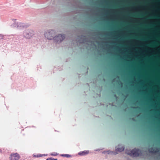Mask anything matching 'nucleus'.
<instances>
[{
	"label": "nucleus",
	"instance_id": "obj_25",
	"mask_svg": "<svg viewBox=\"0 0 160 160\" xmlns=\"http://www.w3.org/2000/svg\"><path fill=\"white\" fill-rule=\"evenodd\" d=\"M137 10H139V9L138 8L137 9Z\"/></svg>",
	"mask_w": 160,
	"mask_h": 160
},
{
	"label": "nucleus",
	"instance_id": "obj_14",
	"mask_svg": "<svg viewBox=\"0 0 160 160\" xmlns=\"http://www.w3.org/2000/svg\"><path fill=\"white\" fill-rule=\"evenodd\" d=\"M77 23L78 25H80L82 27L85 26L87 25L84 23L82 22H78Z\"/></svg>",
	"mask_w": 160,
	"mask_h": 160
},
{
	"label": "nucleus",
	"instance_id": "obj_12",
	"mask_svg": "<svg viewBox=\"0 0 160 160\" xmlns=\"http://www.w3.org/2000/svg\"><path fill=\"white\" fill-rule=\"evenodd\" d=\"M60 156H61V157H66V158H72L73 156L72 155H71L69 154H61L60 155Z\"/></svg>",
	"mask_w": 160,
	"mask_h": 160
},
{
	"label": "nucleus",
	"instance_id": "obj_13",
	"mask_svg": "<svg viewBox=\"0 0 160 160\" xmlns=\"http://www.w3.org/2000/svg\"><path fill=\"white\" fill-rule=\"evenodd\" d=\"M19 23H16V22H14L11 25V26L12 28H18V25Z\"/></svg>",
	"mask_w": 160,
	"mask_h": 160
},
{
	"label": "nucleus",
	"instance_id": "obj_11",
	"mask_svg": "<svg viewBox=\"0 0 160 160\" xmlns=\"http://www.w3.org/2000/svg\"><path fill=\"white\" fill-rule=\"evenodd\" d=\"M89 153V150H84L82 151H80L78 153V154L80 156H84L88 154Z\"/></svg>",
	"mask_w": 160,
	"mask_h": 160
},
{
	"label": "nucleus",
	"instance_id": "obj_6",
	"mask_svg": "<svg viewBox=\"0 0 160 160\" xmlns=\"http://www.w3.org/2000/svg\"><path fill=\"white\" fill-rule=\"evenodd\" d=\"M21 158L19 154L17 153H12L10 155L9 158L10 160H18Z\"/></svg>",
	"mask_w": 160,
	"mask_h": 160
},
{
	"label": "nucleus",
	"instance_id": "obj_17",
	"mask_svg": "<svg viewBox=\"0 0 160 160\" xmlns=\"http://www.w3.org/2000/svg\"><path fill=\"white\" fill-rule=\"evenodd\" d=\"M46 160H58L57 158H54L52 157H50L46 159Z\"/></svg>",
	"mask_w": 160,
	"mask_h": 160
},
{
	"label": "nucleus",
	"instance_id": "obj_1",
	"mask_svg": "<svg viewBox=\"0 0 160 160\" xmlns=\"http://www.w3.org/2000/svg\"><path fill=\"white\" fill-rule=\"evenodd\" d=\"M88 5V14L87 15L85 14H78L74 17L73 19L75 20L77 18V17H79L78 19L83 21L86 19L87 17L88 24L87 25L88 29V36L84 35H78L76 39V40L80 44H87L88 43L87 45L88 52L86 55L87 58L83 60V65L81 66L80 72L81 74H78V78L80 79L82 76L84 75H86L88 72L89 67H90V0H81Z\"/></svg>",
	"mask_w": 160,
	"mask_h": 160
},
{
	"label": "nucleus",
	"instance_id": "obj_4",
	"mask_svg": "<svg viewBox=\"0 0 160 160\" xmlns=\"http://www.w3.org/2000/svg\"><path fill=\"white\" fill-rule=\"evenodd\" d=\"M85 86H86V87L84 89V94L83 95L85 96V98L88 99V100L89 101L90 97V86L88 83H86Z\"/></svg>",
	"mask_w": 160,
	"mask_h": 160
},
{
	"label": "nucleus",
	"instance_id": "obj_22",
	"mask_svg": "<svg viewBox=\"0 0 160 160\" xmlns=\"http://www.w3.org/2000/svg\"><path fill=\"white\" fill-rule=\"evenodd\" d=\"M0 152L2 153V150L0 149Z\"/></svg>",
	"mask_w": 160,
	"mask_h": 160
},
{
	"label": "nucleus",
	"instance_id": "obj_7",
	"mask_svg": "<svg viewBox=\"0 0 160 160\" xmlns=\"http://www.w3.org/2000/svg\"><path fill=\"white\" fill-rule=\"evenodd\" d=\"M55 32L54 30H49L48 31V32L46 34L47 35V39L49 38L54 37L55 35Z\"/></svg>",
	"mask_w": 160,
	"mask_h": 160
},
{
	"label": "nucleus",
	"instance_id": "obj_8",
	"mask_svg": "<svg viewBox=\"0 0 160 160\" xmlns=\"http://www.w3.org/2000/svg\"><path fill=\"white\" fill-rule=\"evenodd\" d=\"M29 26V25L26 23L19 22L18 25V28L21 29L22 28H27Z\"/></svg>",
	"mask_w": 160,
	"mask_h": 160
},
{
	"label": "nucleus",
	"instance_id": "obj_19",
	"mask_svg": "<svg viewBox=\"0 0 160 160\" xmlns=\"http://www.w3.org/2000/svg\"><path fill=\"white\" fill-rule=\"evenodd\" d=\"M3 36L1 35H0V40L3 39Z\"/></svg>",
	"mask_w": 160,
	"mask_h": 160
},
{
	"label": "nucleus",
	"instance_id": "obj_10",
	"mask_svg": "<svg viewBox=\"0 0 160 160\" xmlns=\"http://www.w3.org/2000/svg\"><path fill=\"white\" fill-rule=\"evenodd\" d=\"M149 151L150 152L153 153L157 152L159 151V149L157 148H152L149 149Z\"/></svg>",
	"mask_w": 160,
	"mask_h": 160
},
{
	"label": "nucleus",
	"instance_id": "obj_26",
	"mask_svg": "<svg viewBox=\"0 0 160 160\" xmlns=\"http://www.w3.org/2000/svg\"><path fill=\"white\" fill-rule=\"evenodd\" d=\"M78 13V12H76V13Z\"/></svg>",
	"mask_w": 160,
	"mask_h": 160
},
{
	"label": "nucleus",
	"instance_id": "obj_16",
	"mask_svg": "<svg viewBox=\"0 0 160 160\" xmlns=\"http://www.w3.org/2000/svg\"><path fill=\"white\" fill-rule=\"evenodd\" d=\"M33 156L34 157L36 158H39L42 157V154H38L36 155H33Z\"/></svg>",
	"mask_w": 160,
	"mask_h": 160
},
{
	"label": "nucleus",
	"instance_id": "obj_15",
	"mask_svg": "<svg viewBox=\"0 0 160 160\" xmlns=\"http://www.w3.org/2000/svg\"><path fill=\"white\" fill-rule=\"evenodd\" d=\"M50 155L52 156H56L58 155V153L57 152H53L51 153Z\"/></svg>",
	"mask_w": 160,
	"mask_h": 160
},
{
	"label": "nucleus",
	"instance_id": "obj_2",
	"mask_svg": "<svg viewBox=\"0 0 160 160\" xmlns=\"http://www.w3.org/2000/svg\"><path fill=\"white\" fill-rule=\"evenodd\" d=\"M65 38V35L64 34H59L54 37L49 38L48 40H53L55 42L59 43L62 42Z\"/></svg>",
	"mask_w": 160,
	"mask_h": 160
},
{
	"label": "nucleus",
	"instance_id": "obj_23",
	"mask_svg": "<svg viewBox=\"0 0 160 160\" xmlns=\"http://www.w3.org/2000/svg\"><path fill=\"white\" fill-rule=\"evenodd\" d=\"M16 20V19H12V20H13V21H14V20Z\"/></svg>",
	"mask_w": 160,
	"mask_h": 160
},
{
	"label": "nucleus",
	"instance_id": "obj_21",
	"mask_svg": "<svg viewBox=\"0 0 160 160\" xmlns=\"http://www.w3.org/2000/svg\"><path fill=\"white\" fill-rule=\"evenodd\" d=\"M148 48L150 50H151V49H152V48H151V47H148Z\"/></svg>",
	"mask_w": 160,
	"mask_h": 160
},
{
	"label": "nucleus",
	"instance_id": "obj_18",
	"mask_svg": "<svg viewBox=\"0 0 160 160\" xmlns=\"http://www.w3.org/2000/svg\"><path fill=\"white\" fill-rule=\"evenodd\" d=\"M110 152H111L110 151H106L103 152H102V153H104V154H105L106 153H107L108 154H109L110 153Z\"/></svg>",
	"mask_w": 160,
	"mask_h": 160
},
{
	"label": "nucleus",
	"instance_id": "obj_5",
	"mask_svg": "<svg viewBox=\"0 0 160 160\" xmlns=\"http://www.w3.org/2000/svg\"><path fill=\"white\" fill-rule=\"evenodd\" d=\"M23 36L26 38H30L34 35V32L32 30L28 29L24 32Z\"/></svg>",
	"mask_w": 160,
	"mask_h": 160
},
{
	"label": "nucleus",
	"instance_id": "obj_3",
	"mask_svg": "<svg viewBox=\"0 0 160 160\" xmlns=\"http://www.w3.org/2000/svg\"><path fill=\"white\" fill-rule=\"evenodd\" d=\"M126 152L128 155L132 157H137L141 154V151L136 148L131 150H127Z\"/></svg>",
	"mask_w": 160,
	"mask_h": 160
},
{
	"label": "nucleus",
	"instance_id": "obj_20",
	"mask_svg": "<svg viewBox=\"0 0 160 160\" xmlns=\"http://www.w3.org/2000/svg\"><path fill=\"white\" fill-rule=\"evenodd\" d=\"M47 155V154H42V156H46Z\"/></svg>",
	"mask_w": 160,
	"mask_h": 160
},
{
	"label": "nucleus",
	"instance_id": "obj_24",
	"mask_svg": "<svg viewBox=\"0 0 160 160\" xmlns=\"http://www.w3.org/2000/svg\"><path fill=\"white\" fill-rule=\"evenodd\" d=\"M143 10H145V8H143Z\"/></svg>",
	"mask_w": 160,
	"mask_h": 160
},
{
	"label": "nucleus",
	"instance_id": "obj_9",
	"mask_svg": "<svg viewBox=\"0 0 160 160\" xmlns=\"http://www.w3.org/2000/svg\"><path fill=\"white\" fill-rule=\"evenodd\" d=\"M124 149V147L123 146L119 145L118 148H116L115 150H116V152H120L123 151Z\"/></svg>",
	"mask_w": 160,
	"mask_h": 160
}]
</instances>
